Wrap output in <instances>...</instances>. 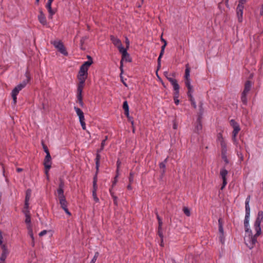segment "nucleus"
<instances>
[{"mask_svg": "<svg viewBox=\"0 0 263 263\" xmlns=\"http://www.w3.org/2000/svg\"><path fill=\"white\" fill-rule=\"evenodd\" d=\"M255 231V234H252L251 230H246L244 241L246 246L250 249H252L253 248L256 243H257V238L261 235V230L260 229V232L257 233V230Z\"/></svg>", "mask_w": 263, "mask_h": 263, "instance_id": "1", "label": "nucleus"}, {"mask_svg": "<svg viewBox=\"0 0 263 263\" xmlns=\"http://www.w3.org/2000/svg\"><path fill=\"white\" fill-rule=\"evenodd\" d=\"M0 247L2 253L0 256V263H5V260L10 253L9 246L0 231Z\"/></svg>", "mask_w": 263, "mask_h": 263, "instance_id": "2", "label": "nucleus"}, {"mask_svg": "<svg viewBox=\"0 0 263 263\" xmlns=\"http://www.w3.org/2000/svg\"><path fill=\"white\" fill-rule=\"evenodd\" d=\"M0 247L2 253L0 256V263H5V260L10 253L9 246L0 231Z\"/></svg>", "mask_w": 263, "mask_h": 263, "instance_id": "3", "label": "nucleus"}, {"mask_svg": "<svg viewBox=\"0 0 263 263\" xmlns=\"http://www.w3.org/2000/svg\"><path fill=\"white\" fill-rule=\"evenodd\" d=\"M89 61L85 62L81 66L78 75V80H86L88 76V70L90 66L92 63V59L90 57L88 56Z\"/></svg>", "mask_w": 263, "mask_h": 263, "instance_id": "4", "label": "nucleus"}, {"mask_svg": "<svg viewBox=\"0 0 263 263\" xmlns=\"http://www.w3.org/2000/svg\"><path fill=\"white\" fill-rule=\"evenodd\" d=\"M230 123L231 126L233 128L232 137V142L235 146L238 147L239 142L237 139L236 137L239 132L240 130V128L238 123L233 119L230 120Z\"/></svg>", "mask_w": 263, "mask_h": 263, "instance_id": "5", "label": "nucleus"}, {"mask_svg": "<svg viewBox=\"0 0 263 263\" xmlns=\"http://www.w3.org/2000/svg\"><path fill=\"white\" fill-rule=\"evenodd\" d=\"M252 83L250 81H247L245 84V87L241 95V101L243 105L247 104V96L251 90Z\"/></svg>", "mask_w": 263, "mask_h": 263, "instance_id": "6", "label": "nucleus"}, {"mask_svg": "<svg viewBox=\"0 0 263 263\" xmlns=\"http://www.w3.org/2000/svg\"><path fill=\"white\" fill-rule=\"evenodd\" d=\"M217 140L220 143L221 146V155H227L228 147L227 143L225 139L223 138L222 134L219 133L217 135Z\"/></svg>", "mask_w": 263, "mask_h": 263, "instance_id": "7", "label": "nucleus"}, {"mask_svg": "<svg viewBox=\"0 0 263 263\" xmlns=\"http://www.w3.org/2000/svg\"><path fill=\"white\" fill-rule=\"evenodd\" d=\"M26 85V83L25 82H23L22 83H20L18 85H17L12 90V97L13 98V101L14 104L16 102V96L20 90H21Z\"/></svg>", "mask_w": 263, "mask_h": 263, "instance_id": "8", "label": "nucleus"}, {"mask_svg": "<svg viewBox=\"0 0 263 263\" xmlns=\"http://www.w3.org/2000/svg\"><path fill=\"white\" fill-rule=\"evenodd\" d=\"M51 158L50 155L48 154V155H46L44 161V165L45 168V173L46 175L47 179H49L48 171L51 167Z\"/></svg>", "mask_w": 263, "mask_h": 263, "instance_id": "9", "label": "nucleus"}, {"mask_svg": "<svg viewBox=\"0 0 263 263\" xmlns=\"http://www.w3.org/2000/svg\"><path fill=\"white\" fill-rule=\"evenodd\" d=\"M51 44L58 49V50L64 55H67V52L62 42L59 40H55L51 42Z\"/></svg>", "mask_w": 263, "mask_h": 263, "instance_id": "10", "label": "nucleus"}, {"mask_svg": "<svg viewBox=\"0 0 263 263\" xmlns=\"http://www.w3.org/2000/svg\"><path fill=\"white\" fill-rule=\"evenodd\" d=\"M263 219V211H259L258 213L257 217L254 222V230H257L258 234L260 232V223Z\"/></svg>", "mask_w": 263, "mask_h": 263, "instance_id": "11", "label": "nucleus"}, {"mask_svg": "<svg viewBox=\"0 0 263 263\" xmlns=\"http://www.w3.org/2000/svg\"><path fill=\"white\" fill-rule=\"evenodd\" d=\"M185 84V85L187 87V89H188V91H187L188 97L190 98V100L191 102V103H192V105L193 106V107L194 108H196V102H195V100L193 99V97L192 95V94L193 93V87L191 85L190 82H186Z\"/></svg>", "mask_w": 263, "mask_h": 263, "instance_id": "12", "label": "nucleus"}, {"mask_svg": "<svg viewBox=\"0 0 263 263\" xmlns=\"http://www.w3.org/2000/svg\"><path fill=\"white\" fill-rule=\"evenodd\" d=\"M228 172L224 168L221 169L220 171V175L222 179V184L221 186V190H222L227 184L226 177L228 175Z\"/></svg>", "mask_w": 263, "mask_h": 263, "instance_id": "13", "label": "nucleus"}, {"mask_svg": "<svg viewBox=\"0 0 263 263\" xmlns=\"http://www.w3.org/2000/svg\"><path fill=\"white\" fill-rule=\"evenodd\" d=\"M243 5L244 4H241L239 2L237 7L236 12L239 22H241L242 21L243 10L244 8Z\"/></svg>", "mask_w": 263, "mask_h": 263, "instance_id": "14", "label": "nucleus"}, {"mask_svg": "<svg viewBox=\"0 0 263 263\" xmlns=\"http://www.w3.org/2000/svg\"><path fill=\"white\" fill-rule=\"evenodd\" d=\"M110 40L114 45L118 48L119 52L125 49L122 45L121 41L117 37L111 35L110 36Z\"/></svg>", "mask_w": 263, "mask_h": 263, "instance_id": "15", "label": "nucleus"}, {"mask_svg": "<svg viewBox=\"0 0 263 263\" xmlns=\"http://www.w3.org/2000/svg\"><path fill=\"white\" fill-rule=\"evenodd\" d=\"M37 17L39 21L42 25L44 26L47 25V22L45 15L41 9L39 10V14Z\"/></svg>", "mask_w": 263, "mask_h": 263, "instance_id": "16", "label": "nucleus"}, {"mask_svg": "<svg viewBox=\"0 0 263 263\" xmlns=\"http://www.w3.org/2000/svg\"><path fill=\"white\" fill-rule=\"evenodd\" d=\"M120 52L122 54V61H125L127 62H130L132 61V59L129 56V54L127 52V49H124Z\"/></svg>", "mask_w": 263, "mask_h": 263, "instance_id": "17", "label": "nucleus"}, {"mask_svg": "<svg viewBox=\"0 0 263 263\" xmlns=\"http://www.w3.org/2000/svg\"><path fill=\"white\" fill-rule=\"evenodd\" d=\"M167 78L168 80L170 82L171 84L173 85L174 90H179V86L176 80H175L173 78H172L167 77Z\"/></svg>", "mask_w": 263, "mask_h": 263, "instance_id": "18", "label": "nucleus"}, {"mask_svg": "<svg viewBox=\"0 0 263 263\" xmlns=\"http://www.w3.org/2000/svg\"><path fill=\"white\" fill-rule=\"evenodd\" d=\"M190 69L189 64H186L185 66V83L186 82H190Z\"/></svg>", "mask_w": 263, "mask_h": 263, "instance_id": "19", "label": "nucleus"}, {"mask_svg": "<svg viewBox=\"0 0 263 263\" xmlns=\"http://www.w3.org/2000/svg\"><path fill=\"white\" fill-rule=\"evenodd\" d=\"M79 83L78 85L77 94H82L85 80H79Z\"/></svg>", "mask_w": 263, "mask_h": 263, "instance_id": "20", "label": "nucleus"}, {"mask_svg": "<svg viewBox=\"0 0 263 263\" xmlns=\"http://www.w3.org/2000/svg\"><path fill=\"white\" fill-rule=\"evenodd\" d=\"M250 197L248 196L245 201L246 215H250V208L249 206Z\"/></svg>", "mask_w": 263, "mask_h": 263, "instance_id": "21", "label": "nucleus"}, {"mask_svg": "<svg viewBox=\"0 0 263 263\" xmlns=\"http://www.w3.org/2000/svg\"><path fill=\"white\" fill-rule=\"evenodd\" d=\"M74 109L77 113V116L79 117V120L85 119L83 112L81 109L77 107H74Z\"/></svg>", "mask_w": 263, "mask_h": 263, "instance_id": "22", "label": "nucleus"}, {"mask_svg": "<svg viewBox=\"0 0 263 263\" xmlns=\"http://www.w3.org/2000/svg\"><path fill=\"white\" fill-rule=\"evenodd\" d=\"M241 147L238 144V146L236 147L235 148L236 152L237 153V155L239 158V159L241 161L243 160V155L241 152Z\"/></svg>", "mask_w": 263, "mask_h": 263, "instance_id": "23", "label": "nucleus"}, {"mask_svg": "<svg viewBox=\"0 0 263 263\" xmlns=\"http://www.w3.org/2000/svg\"><path fill=\"white\" fill-rule=\"evenodd\" d=\"M63 184L61 183L60 184L59 187L57 190L58 198H63V197H65L64 195V191H63Z\"/></svg>", "mask_w": 263, "mask_h": 263, "instance_id": "24", "label": "nucleus"}, {"mask_svg": "<svg viewBox=\"0 0 263 263\" xmlns=\"http://www.w3.org/2000/svg\"><path fill=\"white\" fill-rule=\"evenodd\" d=\"M31 196V191L28 190L26 192V196L25 198V208L27 209L29 205V200Z\"/></svg>", "mask_w": 263, "mask_h": 263, "instance_id": "25", "label": "nucleus"}, {"mask_svg": "<svg viewBox=\"0 0 263 263\" xmlns=\"http://www.w3.org/2000/svg\"><path fill=\"white\" fill-rule=\"evenodd\" d=\"M60 201V203L62 208L65 209L67 208V202L66 200L65 197L58 198Z\"/></svg>", "mask_w": 263, "mask_h": 263, "instance_id": "26", "label": "nucleus"}, {"mask_svg": "<svg viewBox=\"0 0 263 263\" xmlns=\"http://www.w3.org/2000/svg\"><path fill=\"white\" fill-rule=\"evenodd\" d=\"M249 218H250V215H245V218L244 220V226L246 230H251L249 228Z\"/></svg>", "mask_w": 263, "mask_h": 263, "instance_id": "27", "label": "nucleus"}, {"mask_svg": "<svg viewBox=\"0 0 263 263\" xmlns=\"http://www.w3.org/2000/svg\"><path fill=\"white\" fill-rule=\"evenodd\" d=\"M203 112V109H202V106L201 105L200 106L199 111H198V130L199 129V128H201V127H202V125H201V124L200 123V116L201 115H202Z\"/></svg>", "mask_w": 263, "mask_h": 263, "instance_id": "28", "label": "nucleus"}, {"mask_svg": "<svg viewBox=\"0 0 263 263\" xmlns=\"http://www.w3.org/2000/svg\"><path fill=\"white\" fill-rule=\"evenodd\" d=\"M175 92L174 93V100L175 103L177 105L179 103V100L178 99L179 90H175Z\"/></svg>", "mask_w": 263, "mask_h": 263, "instance_id": "29", "label": "nucleus"}, {"mask_svg": "<svg viewBox=\"0 0 263 263\" xmlns=\"http://www.w3.org/2000/svg\"><path fill=\"white\" fill-rule=\"evenodd\" d=\"M27 228L28 230V234L29 235V236H30V237L31 238V239L33 241L32 245L33 246L34 245V237H33V231H32V229L31 228V225H28Z\"/></svg>", "mask_w": 263, "mask_h": 263, "instance_id": "30", "label": "nucleus"}, {"mask_svg": "<svg viewBox=\"0 0 263 263\" xmlns=\"http://www.w3.org/2000/svg\"><path fill=\"white\" fill-rule=\"evenodd\" d=\"M46 8L48 10L49 13L48 17L50 19L52 18L53 15L55 13V12L52 9L51 7L50 6H46Z\"/></svg>", "mask_w": 263, "mask_h": 263, "instance_id": "31", "label": "nucleus"}, {"mask_svg": "<svg viewBox=\"0 0 263 263\" xmlns=\"http://www.w3.org/2000/svg\"><path fill=\"white\" fill-rule=\"evenodd\" d=\"M25 217H26L25 222L26 223L28 224L29 225H30L31 218L29 214L28 211H25Z\"/></svg>", "mask_w": 263, "mask_h": 263, "instance_id": "32", "label": "nucleus"}, {"mask_svg": "<svg viewBox=\"0 0 263 263\" xmlns=\"http://www.w3.org/2000/svg\"><path fill=\"white\" fill-rule=\"evenodd\" d=\"M166 161L167 158L164 160V162L160 163L159 164L160 168L162 170V172L163 174H164L165 172V163Z\"/></svg>", "mask_w": 263, "mask_h": 263, "instance_id": "33", "label": "nucleus"}, {"mask_svg": "<svg viewBox=\"0 0 263 263\" xmlns=\"http://www.w3.org/2000/svg\"><path fill=\"white\" fill-rule=\"evenodd\" d=\"M99 153L98 152V154L97 155V156H96V168H97V170L98 171V169H99V161H100V158H101V156L99 154Z\"/></svg>", "mask_w": 263, "mask_h": 263, "instance_id": "34", "label": "nucleus"}, {"mask_svg": "<svg viewBox=\"0 0 263 263\" xmlns=\"http://www.w3.org/2000/svg\"><path fill=\"white\" fill-rule=\"evenodd\" d=\"M92 197L93 198V200L96 201V202H98L99 201V198L97 196V190L95 189V190H93L92 191Z\"/></svg>", "mask_w": 263, "mask_h": 263, "instance_id": "35", "label": "nucleus"}, {"mask_svg": "<svg viewBox=\"0 0 263 263\" xmlns=\"http://www.w3.org/2000/svg\"><path fill=\"white\" fill-rule=\"evenodd\" d=\"M218 223H219V232L221 235H223L224 232H223V229L222 227V223H221V221L220 219H219L218 220Z\"/></svg>", "mask_w": 263, "mask_h": 263, "instance_id": "36", "label": "nucleus"}, {"mask_svg": "<svg viewBox=\"0 0 263 263\" xmlns=\"http://www.w3.org/2000/svg\"><path fill=\"white\" fill-rule=\"evenodd\" d=\"M123 108L125 112H127V110H129V107L126 101L123 102Z\"/></svg>", "mask_w": 263, "mask_h": 263, "instance_id": "37", "label": "nucleus"}, {"mask_svg": "<svg viewBox=\"0 0 263 263\" xmlns=\"http://www.w3.org/2000/svg\"><path fill=\"white\" fill-rule=\"evenodd\" d=\"M98 256H99V253L98 252H96L93 257L92 258V259L90 261V263H95V262L96 261L97 259Z\"/></svg>", "mask_w": 263, "mask_h": 263, "instance_id": "38", "label": "nucleus"}, {"mask_svg": "<svg viewBox=\"0 0 263 263\" xmlns=\"http://www.w3.org/2000/svg\"><path fill=\"white\" fill-rule=\"evenodd\" d=\"M77 99L79 101V103L81 106L83 105V101H82V94H77Z\"/></svg>", "mask_w": 263, "mask_h": 263, "instance_id": "39", "label": "nucleus"}, {"mask_svg": "<svg viewBox=\"0 0 263 263\" xmlns=\"http://www.w3.org/2000/svg\"><path fill=\"white\" fill-rule=\"evenodd\" d=\"M123 62L124 61H122V60L120 61V71H121V73H120V77H121V78H122V74L123 73Z\"/></svg>", "mask_w": 263, "mask_h": 263, "instance_id": "40", "label": "nucleus"}, {"mask_svg": "<svg viewBox=\"0 0 263 263\" xmlns=\"http://www.w3.org/2000/svg\"><path fill=\"white\" fill-rule=\"evenodd\" d=\"M79 121L80 122V124L82 126L83 129L85 130L86 127V124L85 123V119L79 120Z\"/></svg>", "mask_w": 263, "mask_h": 263, "instance_id": "41", "label": "nucleus"}, {"mask_svg": "<svg viewBox=\"0 0 263 263\" xmlns=\"http://www.w3.org/2000/svg\"><path fill=\"white\" fill-rule=\"evenodd\" d=\"M97 177L95 176L93 178V190H95V189L96 190H97Z\"/></svg>", "mask_w": 263, "mask_h": 263, "instance_id": "42", "label": "nucleus"}, {"mask_svg": "<svg viewBox=\"0 0 263 263\" xmlns=\"http://www.w3.org/2000/svg\"><path fill=\"white\" fill-rule=\"evenodd\" d=\"M221 158H222V160L224 161L226 164L229 163V160L227 158V155H221Z\"/></svg>", "mask_w": 263, "mask_h": 263, "instance_id": "43", "label": "nucleus"}, {"mask_svg": "<svg viewBox=\"0 0 263 263\" xmlns=\"http://www.w3.org/2000/svg\"><path fill=\"white\" fill-rule=\"evenodd\" d=\"M183 212L186 216H189L190 215V212L188 208L184 207L183 208Z\"/></svg>", "mask_w": 263, "mask_h": 263, "instance_id": "44", "label": "nucleus"}, {"mask_svg": "<svg viewBox=\"0 0 263 263\" xmlns=\"http://www.w3.org/2000/svg\"><path fill=\"white\" fill-rule=\"evenodd\" d=\"M107 138V137H106L105 139L102 141L101 143V148L99 151H98V152H100L103 149L104 146L105 145V141L106 140Z\"/></svg>", "mask_w": 263, "mask_h": 263, "instance_id": "45", "label": "nucleus"}, {"mask_svg": "<svg viewBox=\"0 0 263 263\" xmlns=\"http://www.w3.org/2000/svg\"><path fill=\"white\" fill-rule=\"evenodd\" d=\"M118 173H117V175L116 176V177L114 178V181H112V187L114 186L117 182H118Z\"/></svg>", "mask_w": 263, "mask_h": 263, "instance_id": "46", "label": "nucleus"}, {"mask_svg": "<svg viewBox=\"0 0 263 263\" xmlns=\"http://www.w3.org/2000/svg\"><path fill=\"white\" fill-rule=\"evenodd\" d=\"M43 147L46 155H48V154H50L47 148V147L45 144H43Z\"/></svg>", "mask_w": 263, "mask_h": 263, "instance_id": "47", "label": "nucleus"}, {"mask_svg": "<svg viewBox=\"0 0 263 263\" xmlns=\"http://www.w3.org/2000/svg\"><path fill=\"white\" fill-rule=\"evenodd\" d=\"M133 180H134L133 174V173L131 172L130 173V176L129 177V181L130 183H131L133 181Z\"/></svg>", "mask_w": 263, "mask_h": 263, "instance_id": "48", "label": "nucleus"}, {"mask_svg": "<svg viewBox=\"0 0 263 263\" xmlns=\"http://www.w3.org/2000/svg\"><path fill=\"white\" fill-rule=\"evenodd\" d=\"M47 233V231L46 230H43L39 233V236L42 237V236L45 235V234H46Z\"/></svg>", "mask_w": 263, "mask_h": 263, "instance_id": "49", "label": "nucleus"}, {"mask_svg": "<svg viewBox=\"0 0 263 263\" xmlns=\"http://www.w3.org/2000/svg\"><path fill=\"white\" fill-rule=\"evenodd\" d=\"M125 43L126 44V49H128L129 48V41L127 37L125 38Z\"/></svg>", "mask_w": 263, "mask_h": 263, "instance_id": "50", "label": "nucleus"}, {"mask_svg": "<svg viewBox=\"0 0 263 263\" xmlns=\"http://www.w3.org/2000/svg\"><path fill=\"white\" fill-rule=\"evenodd\" d=\"M162 58V57H160V56H159L158 57V68H159L161 66V59Z\"/></svg>", "mask_w": 263, "mask_h": 263, "instance_id": "51", "label": "nucleus"}, {"mask_svg": "<svg viewBox=\"0 0 263 263\" xmlns=\"http://www.w3.org/2000/svg\"><path fill=\"white\" fill-rule=\"evenodd\" d=\"M53 0H48L47 3L46 4V6H50L51 7V4Z\"/></svg>", "mask_w": 263, "mask_h": 263, "instance_id": "52", "label": "nucleus"}, {"mask_svg": "<svg viewBox=\"0 0 263 263\" xmlns=\"http://www.w3.org/2000/svg\"><path fill=\"white\" fill-rule=\"evenodd\" d=\"M63 210H64V211L65 212V213L68 215L69 216H70L71 215V213L70 212L68 211L67 208H65V209H63Z\"/></svg>", "mask_w": 263, "mask_h": 263, "instance_id": "53", "label": "nucleus"}, {"mask_svg": "<svg viewBox=\"0 0 263 263\" xmlns=\"http://www.w3.org/2000/svg\"><path fill=\"white\" fill-rule=\"evenodd\" d=\"M161 41L163 42L164 44H165V45H167V42L165 40H164L163 37H162V34L161 35Z\"/></svg>", "mask_w": 263, "mask_h": 263, "instance_id": "54", "label": "nucleus"}, {"mask_svg": "<svg viewBox=\"0 0 263 263\" xmlns=\"http://www.w3.org/2000/svg\"><path fill=\"white\" fill-rule=\"evenodd\" d=\"M219 239L220 240V241L223 243V235H221L220 234V235L219 236Z\"/></svg>", "mask_w": 263, "mask_h": 263, "instance_id": "55", "label": "nucleus"}, {"mask_svg": "<svg viewBox=\"0 0 263 263\" xmlns=\"http://www.w3.org/2000/svg\"><path fill=\"white\" fill-rule=\"evenodd\" d=\"M86 39H87V37H83L81 39V44H82V45L84 43V42L85 40Z\"/></svg>", "mask_w": 263, "mask_h": 263, "instance_id": "56", "label": "nucleus"}, {"mask_svg": "<svg viewBox=\"0 0 263 263\" xmlns=\"http://www.w3.org/2000/svg\"><path fill=\"white\" fill-rule=\"evenodd\" d=\"M164 50H163V49H161V51H160V54H159V56L160 57H162L163 54H164Z\"/></svg>", "mask_w": 263, "mask_h": 263, "instance_id": "57", "label": "nucleus"}, {"mask_svg": "<svg viewBox=\"0 0 263 263\" xmlns=\"http://www.w3.org/2000/svg\"><path fill=\"white\" fill-rule=\"evenodd\" d=\"M157 217H158V220H159V228H160V227H161V224H162V221H161V220L160 219V218H159V216H157Z\"/></svg>", "mask_w": 263, "mask_h": 263, "instance_id": "58", "label": "nucleus"}, {"mask_svg": "<svg viewBox=\"0 0 263 263\" xmlns=\"http://www.w3.org/2000/svg\"><path fill=\"white\" fill-rule=\"evenodd\" d=\"M260 14L261 15H263V4H262V7H261V9L260 11Z\"/></svg>", "mask_w": 263, "mask_h": 263, "instance_id": "59", "label": "nucleus"}, {"mask_svg": "<svg viewBox=\"0 0 263 263\" xmlns=\"http://www.w3.org/2000/svg\"><path fill=\"white\" fill-rule=\"evenodd\" d=\"M125 114L127 118H129V110H127V112H125Z\"/></svg>", "mask_w": 263, "mask_h": 263, "instance_id": "60", "label": "nucleus"}, {"mask_svg": "<svg viewBox=\"0 0 263 263\" xmlns=\"http://www.w3.org/2000/svg\"><path fill=\"white\" fill-rule=\"evenodd\" d=\"M239 2L241 4H245L246 2V0H239Z\"/></svg>", "mask_w": 263, "mask_h": 263, "instance_id": "61", "label": "nucleus"}, {"mask_svg": "<svg viewBox=\"0 0 263 263\" xmlns=\"http://www.w3.org/2000/svg\"><path fill=\"white\" fill-rule=\"evenodd\" d=\"M16 171L17 172H21L23 171V169L21 168H17Z\"/></svg>", "mask_w": 263, "mask_h": 263, "instance_id": "62", "label": "nucleus"}, {"mask_svg": "<svg viewBox=\"0 0 263 263\" xmlns=\"http://www.w3.org/2000/svg\"><path fill=\"white\" fill-rule=\"evenodd\" d=\"M167 45H165V44H163V45L161 47V49L165 50V48Z\"/></svg>", "mask_w": 263, "mask_h": 263, "instance_id": "63", "label": "nucleus"}, {"mask_svg": "<svg viewBox=\"0 0 263 263\" xmlns=\"http://www.w3.org/2000/svg\"><path fill=\"white\" fill-rule=\"evenodd\" d=\"M127 189H128V190H132V186H131L130 184H129V185L127 186Z\"/></svg>", "mask_w": 263, "mask_h": 263, "instance_id": "64", "label": "nucleus"}]
</instances>
